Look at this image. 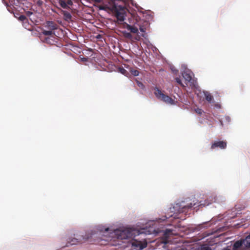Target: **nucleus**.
<instances>
[{"label":"nucleus","mask_w":250,"mask_h":250,"mask_svg":"<svg viewBox=\"0 0 250 250\" xmlns=\"http://www.w3.org/2000/svg\"><path fill=\"white\" fill-rule=\"evenodd\" d=\"M201 250H211L208 246H204V247H201Z\"/></svg>","instance_id":"nucleus-26"},{"label":"nucleus","mask_w":250,"mask_h":250,"mask_svg":"<svg viewBox=\"0 0 250 250\" xmlns=\"http://www.w3.org/2000/svg\"><path fill=\"white\" fill-rule=\"evenodd\" d=\"M7 10L11 13H13L14 12L12 11V7L11 6H9L7 4Z\"/></svg>","instance_id":"nucleus-27"},{"label":"nucleus","mask_w":250,"mask_h":250,"mask_svg":"<svg viewBox=\"0 0 250 250\" xmlns=\"http://www.w3.org/2000/svg\"><path fill=\"white\" fill-rule=\"evenodd\" d=\"M176 82L180 85H181L182 86L184 87V85L183 84V83L181 82V80L179 78H176L175 79Z\"/></svg>","instance_id":"nucleus-21"},{"label":"nucleus","mask_w":250,"mask_h":250,"mask_svg":"<svg viewBox=\"0 0 250 250\" xmlns=\"http://www.w3.org/2000/svg\"><path fill=\"white\" fill-rule=\"evenodd\" d=\"M204 94L205 99L208 102L210 103L213 100V96L209 92L207 91L205 92Z\"/></svg>","instance_id":"nucleus-14"},{"label":"nucleus","mask_w":250,"mask_h":250,"mask_svg":"<svg viewBox=\"0 0 250 250\" xmlns=\"http://www.w3.org/2000/svg\"><path fill=\"white\" fill-rule=\"evenodd\" d=\"M71 3H72V2L71 1L68 2V4H70Z\"/></svg>","instance_id":"nucleus-37"},{"label":"nucleus","mask_w":250,"mask_h":250,"mask_svg":"<svg viewBox=\"0 0 250 250\" xmlns=\"http://www.w3.org/2000/svg\"><path fill=\"white\" fill-rule=\"evenodd\" d=\"M223 250H230V249H227V248H226V249H223Z\"/></svg>","instance_id":"nucleus-35"},{"label":"nucleus","mask_w":250,"mask_h":250,"mask_svg":"<svg viewBox=\"0 0 250 250\" xmlns=\"http://www.w3.org/2000/svg\"><path fill=\"white\" fill-rule=\"evenodd\" d=\"M232 250H248L247 248V246L244 244L241 239L234 242L232 246Z\"/></svg>","instance_id":"nucleus-5"},{"label":"nucleus","mask_w":250,"mask_h":250,"mask_svg":"<svg viewBox=\"0 0 250 250\" xmlns=\"http://www.w3.org/2000/svg\"><path fill=\"white\" fill-rule=\"evenodd\" d=\"M41 39L42 41L45 43L49 44H55L58 41L57 36L55 32H52L51 31H46L43 30L41 34Z\"/></svg>","instance_id":"nucleus-2"},{"label":"nucleus","mask_w":250,"mask_h":250,"mask_svg":"<svg viewBox=\"0 0 250 250\" xmlns=\"http://www.w3.org/2000/svg\"><path fill=\"white\" fill-rule=\"evenodd\" d=\"M225 119L226 120V121L228 122V123H229L230 122V118L229 117V116H225Z\"/></svg>","instance_id":"nucleus-31"},{"label":"nucleus","mask_w":250,"mask_h":250,"mask_svg":"<svg viewBox=\"0 0 250 250\" xmlns=\"http://www.w3.org/2000/svg\"><path fill=\"white\" fill-rule=\"evenodd\" d=\"M195 204H194L193 205L192 204V203H190L189 205L187 206V205H180V207H181V208H180L179 209V211L180 212H183L186 211V210L187 209H188L189 208H191L193 207V206H195Z\"/></svg>","instance_id":"nucleus-13"},{"label":"nucleus","mask_w":250,"mask_h":250,"mask_svg":"<svg viewBox=\"0 0 250 250\" xmlns=\"http://www.w3.org/2000/svg\"><path fill=\"white\" fill-rule=\"evenodd\" d=\"M141 39V37L139 35H137L135 37V40H137V41H139Z\"/></svg>","instance_id":"nucleus-33"},{"label":"nucleus","mask_w":250,"mask_h":250,"mask_svg":"<svg viewBox=\"0 0 250 250\" xmlns=\"http://www.w3.org/2000/svg\"><path fill=\"white\" fill-rule=\"evenodd\" d=\"M114 233L117 238L121 240L131 238L135 235L134 230L129 228L117 229Z\"/></svg>","instance_id":"nucleus-3"},{"label":"nucleus","mask_w":250,"mask_h":250,"mask_svg":"<svg viewBox=\"0 0 250 250\" xmlns=\"http://www.w3.org/2000/svg\"><path fill=\"white\" fill-rule=\"evenodd\" d=\"M13 13L14 14V17L18 19V17H19V16H20V14L18 13L13 12Z\"/></svg>","instance_id":"nucleus-32"},{"label":"nucleus","mask_w":250,"mask_h":250,"mask_svg":"<svg viewBox=\"0 0 250 250\" xmlns=\"http://www.w3.org/2000/svg\"><path fill=\"white\" fill-rule=\"evenodd\" d=\"M124 36L128 39H132V35H131V33L127 32H123Z\"/></svg>","instance_id":"nucleus-15"},{"label":"nucleus","mask_w":250,"mask_h":250,"mask_svg":"<svg viewBox=\"0 0 250 250\" xmlns=\"http://www.w3.org/2000/svg\"><path fill=\"white\" fill-rule=\"evenodd\" d=\"M139 29L141 32L143 33H145L146 32V28H145L143 26H140Z\"/></svg>","instance_id":"nucleus-25"},{"label":"nucleus","mask_w":250,"mask_h":250,"mask_svg":"<svg viewBox=\"0 0 250 250\" xmlns=\"http://www.w3.org/2000/svg\"><path fill=\"white\" fill-rule=\"evenodd\" d=\"M126 0H94L97 3H102L99 6L101 10L108 9L114 13L119 22L124 21L128 12L125 7Z\"/></svg>","instance_id":"nucleus-1"},{"label":"nucleus","mask_w":250,"mask_h":250,"mask_svg":"<svg viewBox=\"0 0 250 250\" xmlns=\"http://www.w3.org/2000/svg\"><path fill=\"white\" fill-rule=\"evenodd\" d=\"M18 20L21 21H23L25 20H27L26 17L24 15H20L18 17Z\"/></svg>","instance_id":"nucleus-19"},{"label":"nucleus","mask_w":250,"mask_h":250,"mask_svg":"<svg viewBox=\"0 0 250 250\" xmlns=\"http://www.w3.org/2000/svg\"><path fill=\"white\" fill-rule=\"evenodd\" d=\"M64 15L65 16V17L68 19H69L70 20L71 19V14L68 13V12H66L64 14Z\"/></svg>","instance_id":"nucleus-24"},{"label":"nucleus","mask_w":250,"mask_h":250,"mask_svg":"<svg viewBox=\"0 0 250 250\" xmlns=\"http://www.w3.org/2000/svg\"><path fill=\"white\" fill-rule=\"evenodd\" d=\"M43 3V2L42 0H37V1H36V4L39 7H41Z\"/></svg>","instance_id":"nucleus-23"},{"label":"nucleus","mask_w":250,"mask_h":250,"mask_svg":"<svg viewBox=\"0 0 250 250\" xmlns=\"http://www.w3.org/2000/svg\"><path fill=\"white\" fill-rule=\"evenodd\" d=\"M227 147V142L224 141H219L214 142L210 147L211 149H214L216 148H219L221 149H225Z\"/></svg>","instance_id":"nucleus-7"},{"label":"nucleus","mask_w":250,"mask_h":250,"mask_svg":"<svg viewBox=\"0 0 250 250\" xmlns=\"http://www.w3.org/2000/svg\"><path fill=\"white\" fill-rule=\"evenodd\" d=\"M171 232H172V230L171 229H167L166 231H165V235H167V233H169Z\"/></svg>","instance_id":"nucleus-28"},{"label":"nucleus","mask_w":250,"mask_h":250,"mask_svg":"<svg viewBox=\"0 0 250 250\" xmlns=\"http://www.w3.org/2000/svg\"><path fill=\"white\" fill-rule=\"evenodd\" d=\"M109 228H106V229H105V231H108L109 230Z\"/></svg>","instance_id":"nucleus-36"},{"label":"nucleus","mask_w":250,"mask_h":250,"mask_svg":"<svg viewBox=\"0 0 250 250\" xmlns=\"http://www.w3.org/2000/svg\"><path fill=\"white\" fill-rule=\"evenodd\" d=\"M33 1H34V2H35V0H33Z\"/></svg>","instance_id":"nucleus-38"},{"label":"nucleus","mask_w":250,"mask_h":250,"mask_svg":"<svg viewBox=\"0 0 250 250\" xmlns=\"http://www.w3.org/2000/svg\"><path fill=\"white\" fill-rule=\"evenodd\" d=\"M215 107H216L217 108H221V105L219 104H214Z\"/></svg>","instance_id":"nucleus-30"},{"label":"nucleus","mask_w":250,"mask_h":250,"mask_svg":"<svg viewBox=\"0 0 250 250\" xmlns=\"http://www.w3.org/2000/svg\"><path fill=\"white\" fill-rule=\"evenodd\" d=\"M83 236H81L78 238L70 237L67 240V243L65 246H62V247H68L69 245H76L80 243L82 239H83Z\"/></svg>","instance_id":"nucleus-6"},{"label":"nucleus","mask_w":250,"mask_h":250,"mask_svg":"<svg viewBox=\"0 0 250 250\" xmlns=\"http://www.w3.org/2000/svg\"><path fill=\"white\" fill-rule=\"evenodd\" d=\"M182 76L186 81L190 82L192 80V74L189 71H185L182 73Z\"/></svg>","instance_id":"nucleus-10"},{"label":"nucleus","mask_w":250,"mask_h":250,"mask_svg":"<svg viewBox=\"0 0 250 250\" xmlns=\"http://www.w3.org/2000/svg\"><path fill=\"white\" fill-rule=\"evenodd\" d=\"M119 71L125 76H127L128 74V72L123 67L119 68Z\"/></svg>","instance_id":"nucleus-18"},{"label":"nucleus","mask_w":250,"mask_h":250,"mask_svg":"<svg viewBox=\"0 0 250 250\" xmlns=\"http://www.w3.org/2000/svg\"><path fill=\"white\" fill-rule=\"evenodd\" d=\"M45 27L48 29L47 31H51L52 32H54V30L58 28L59 25L53 21H47L45 22Z\"/></svg>","instance_id":"nucleus-8"},{"label":"nucleus","mask_w":250,"mask_h":250,"mask_svg":"<svg viewBox=\"0 0 250 250\" xmlns=\"http://www.w3.org/2000/svg\"><path fill=\"white\" fill-rule=\"evenodd\" d=\"M130 72L134 76H137L139 74V71L137 69H131Z\"/></svg>","instance_id":"nucleus-16"},{"label":"nucleus","mask_w":250,"mask_h":250,"mask_svg":"<svg viewBox=\"0 0 250 250\" xmlns=\"http://www.w3.org/2000/svg\"><path fill=\"white\" fill-rule=\"evenodd\" d=\"M219 121H220L221 125L223 126V121L222 120H220Z\"/></svg>","instance_id":"nucleus-34"},{"label":"nucleus","mask_w":250,"mask_h":250,"mask_svg":"<svg viewBox=\"0 0 250 250\" xmlns=\"http://www.w3.org/2000/svg\"><path fill=\"white\" fill-rule=\"evenodd\" d=\"M154 90L155 91L154 93L158 99L167 104H174V101L168 95H165L160 89L157 87H155Z\"/></svg>","instance_id":"nucleus-4"},{"label":"nucleus","mask_w":250,"mask_h":250,"mask_svg":"<svg viewBox=\"0 0 250 250\" xmlns=\"http://www.w3.org/2000/svg\"><path fill=\"white\" fill-rule=\"evenodd\" d=\"M125 28L128 30L130 31L132 33H138V29L137 27L135 26H132L129 25L127 23H125Z\"/></svg>","instance_id":"nucleus-11"},{"label":"nucleus","mask_w":250,"mask_h":250,"mask_svg":"<svg viewBox=\"0 0 250 250\" xmlns=\"http://www.w3.org/2000/svg\"><path fill=\"white\" fill-rule=\"evenodd\" d=\"M132 246L135 249L137 250H142L145 248V246L141 242L137 240H134L132 242Z\"/></svg>","instance_id":"nucleus-9"},{"label":"nucleus","mask_w":250,"mask_h":250,"mask_svg":"<svg viewBox=\"0 0 250 250\" xmlns=\"http://www.w3.org/2000/svg\"><path fill=\"white\" fill-rule=\"evenodd\" d=\"M26 14L27 16L29 17L33 14V12L31 11H27L26 12Z\"/></svg>","instance_id":"nucleus-29"},{"label":"nucleus","mask_w":250,"mask_h":250,"mask_svg":"<svg viewBox=\"0 0 250 250\" xmlns=\"http://www.w3.org/2000/svg\"><path fill=\"white\" fill-rule=\"evenodd\" d=\"M136 83H137V85L141 88L143 89L144 88L145 86L142 82H140L138 81V80H136Z\"/></svg>","instance_id":"nucleus-20"},{"label":"nucleus","mask_w":250,"mask_h":250,"mask_svg":"<svg viewBox=\"0 0 250 250\" xmlns=\"http://www.w3.org/2000/svg\"><path fill=\"white\" fill-rule=\"evenodd\" d=\"M244 244L247 246L248 250H250V234L247 236L245 238H241Z\"/></svg>","instance_id":"nucleus-12"},{"label":"nucleus","mask_w":250,"mask_h":250,"mask_svg":"<svg viewBox=\"0 0 250 250\" xmlns=\"http://www.w3.org/2000/svg\"><path fill=\"white\" fill-rule=\"evenodd\" d=\"M59 3L62 7L63 8H66L67 6V3L64 0H60L59 1Z\"/></svg>","instance_id":"nucleus-17"},{"label":"nucleus","mask_w":250,"mask_h":250,"mask_svg":"<svg viewBox=\"0 0 250 250\" xmlns=\"http://www.w3.org/2000/svg\"><path fill=\"white\" fill-rule=\"evenodd\" d=\"M195 111L196 113H197L198 114L201 115L203 112L202 109L197 108L195 109Z\"/></svg>","instance_id":"nucleus-22"}]
</instances>
